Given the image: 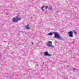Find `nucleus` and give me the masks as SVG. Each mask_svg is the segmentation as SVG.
<instances>
[{
  "mask_svg": "<svg viewBox=\"0 0 79 79\" xmlns=\"http://www.w3.org/2000/svg\"><path fill=\"white\" fill-rule=\"evenodd\" d=\"M53 32H53L52 33H49L48 34V35H53V34H55L53 33Z\"/></svg>",
  "mask_w": 79,
  "mask_h": 79,
  "instance_id": "1a4fd4ad",
  "label": "nucleus"
},
{
  "mask_svg": "<svg viewBox=\"0 0 79 79\" xmlns=\"http://www.w3.org/2000/svg\"><path fill=\"white\" fill-rule=\"evenodd\" d=\"M53 33L54 34V37L55 38V39H58L60 40H63V41H64V39L63 38H62V37L61 36H60V35H59V34H58V33L56 32H54Z\"/></svg>",
  "mask_w": 79,
  "mask_h": 79,
  "instance_id": "f03ea898",
  "label": "nucleus"
},
{
  "mask_svg": "<svg viewBox=\"0 0 79 79\" xmlns=\"http://www.w3.org/2000/svg\"><path fill=\"white\" fill-rule=\"evenodd\" d=\"M53 33L54 34V37L55 38V39H58L60 40H63V41H64V39L63 38H62V37L61 36H60V35H59V34H58V33L56 32H54Z\"/></svg>",
  "mask_w": 79,
  "mask_h": 79,
  "instance_id": "7ed1b4c3",
  "label": "nucleus"
},
{
  "mask_svg": "<svg viewBox=\"0 0 79 79\" xmlns=\"http://www.w3.org/2000/svg\"><path fill=\"white\" fill-rule=\"evenodd\" d=\"M73 71H74L75 70H76V69L75 68H74L73 69Z\"/></svg>",
  "mask_w": 79,
  "mask_h": 79,
  "instance_id": "dca6fc26",
  "label": "nucleus"
},
{
  "mask_svg": "<svg viewBox=\"0 0 79 79\" xmlns=\"http://www.w3.org/2000/svg\"><path fill=\"white\" fill-rule=\"evenodd\" d=\"M31 44H32V45H33V42H31Z\"/></svg>",
  "mask_w": 79,
  "mask_h": 79,
  "instance_id": "f3484780",
  "label": "nucleus"
},
{
  "mask_svg": "<svg viewBox=\"0 0 79 79\" xmlns=\"http://www.w3.org/2000/svg\"><path fill=\"white\" fill-rule=\"evenodd\" d=\"M74 33H75V34H77V33L75 31H74Z\"/></svg>",
  "mask_w": 79,
  "mask_h": 79,
  "instance_id": "2eb2a0df",
  "label": "nucleus"
},
{
  "mask_svg": "<svg viewBox=\"0 0 79 79\" xmlns=\"http://www.w3.org/2000/svg\"><path fill=\"white\" fill-rule=\"evenodd\" d=\"M48 7V6H46L45 7L46 10H47V8Z\"/></svg>",
  "mask_w": 79,
  "mask_h": 79,
  "instance_id": "4468645a",
  "label": "nucleus"
},
{
  "mask_svg": "<svg viewBox=\"0 0 79 79\" xmlns=\"http://www.w3.org/2000/svg\"><path fill=\"white\" fill-rule=\"evenodd\" d=\"M49 10L50 11H52V7H49Z\"/></svg>",
  "mask_w": 79,
  "mask_h": 79,
  "instance_id": "9d476101",
  "label": "nucleus"
},
{
  "mask_svg": "<svg viewBox=\"0 0 79 79\" xmlns=\"http://www.w3.org/2000/svg\"><path fill=\"white\" fill-rule=\"evenodd\" d=\"M21 18H19L18 16L14 17L12 19L13 23H17L18 21H21Z\"/></svg>",
  "mask_w": 79,
  "mask_h": 79,
  "instance_id": "20e7f679",
  "label": "nucleus"
},
{
  "mask_svg": "<svg viewBox=\"0 0 79 79\" xmlns=\"http://www.w3.org/2000/svg\"><path fill=\"white\" fill-rule=\"evenodd\" d=\"M44 8V6H42V7H41V10H42L43 11H44V9H43V8Z\"/></svg>",
  "mask_w": 79,
  "mask_h": 79,
  "instance_id": "f8f14e48",
  "label": "nucleus"
},
{
  "mask_svg": "<svg viewBox=\"0 0 79 79\" xmlns=\"http://www.w3.org/2000/svg\"><path fill=\"white\" fill-rule=\"evenodd\" d=\"M47 46H48V47H54V46L52 45H50L49 44L47 43Z\"/></svg>",
  "mask_w": 79,
  "mask_h": 79,
  "instance_id": "6e6552de",
  "label": "nucleus"
},
{
  "mask_svg": "<svg viewBox=\"0 0 79 79\" xmlns=\"http://www.w3.org/2000/svg\"><path fill=\"white\" fill-rule=\"evenodd\" d=\"M48 43L49 44H52V41H48Z\"/></svg>",
  "mask_w": 79,
  "mask_h": 79,
  "instance_id": "9b49d317",
  "label": "nucleus"
},
{
  "mask_svg": "<svg viewBox=\"0 0 79 79\" xmlns=\"http://www.w3.org/2000/svg\"><path fill=\"white\" fill-rule=\"evenodd\" d=\"M29 25L28 24L27 26H26L25 27L26 29L29 30V29H30V27H29Z\"/></svg>",
  "mask_w": 79,
  "mask_h": 79,
  "instance_id": "0eeeda50",
  "label": "nucleus"
},
{
  "mask_svg": "<svg viewBox=\"0 0 79 79\" xmlns=\"http://www.w3.org/2000/svg\"><path fill=\"white\" fill-rule=\"evenodd\" d=\"M53 33L54 34V37L55 38V39H58L60 40H63V41H64V39L63 38H62V37L61 36H60V35H59V34H58V33L56 32H54Z\"/></svg>",
  "mask_w": 79,
  "mask_h": 79,
  "instance_id": "f257e3e1",
  "label": "nucleus"
},
{
  "mask_svg": "<svg viewBox=\"0 0 79 79\" xmlns=\"http://www.w3.org/2000/svg\"><path fill=\"white\" fill-rule=\"evenodd\" d=\"M43 68H47V66L44 65L43 66Z\"/></svg>",
  "mask_w": 79,
  "mask_h": 79,
  "instance_id": "ddd939ff",
  "label": "nucleus"
},
{
  "mask_svg": "<svg viewBox=\"0 0 79 79\" xmlns=\"http://www.w3.org/2000/svg\"><path fill=\"white\" fill-rule=\"evenodd\" d=\"M68 33L69 34V37H73V31H70V32H68Z\"/></svg>",
  "mask_w": 79,
  "mask_h": 79,
  "instance_id": "423d86ee",
  "label": "nucleus"
},
{
  "mask_svg": "<svg viewBox=\"0 0 79 79\" xmlns=\"http://www.w3.org/2000/svg\"><path fill=\"white\" fill-rule=\"evenodd\" d=\"M44 54L45 56H52V55L48 53L47 52H44Z\"/></svg>",
  "mask_w": 79,
  "mask_h": 79,
  "instance_id": "39448f33",
  "label": "nucleus"
}]
</instances>
